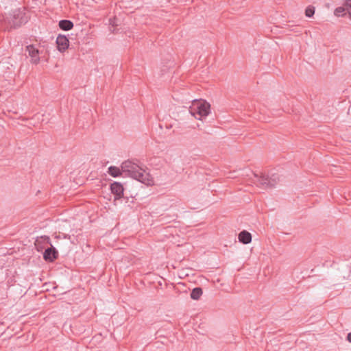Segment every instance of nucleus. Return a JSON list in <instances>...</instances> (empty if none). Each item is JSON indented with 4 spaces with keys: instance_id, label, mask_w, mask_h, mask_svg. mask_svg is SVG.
I'll return each instance as SVG.
<instances>
[{
    "instance_id": "nucleus-7",
    "label": "nucleus",
    "mask_w": 351,
    "mask_h": 351,
    "mask_svg": "<svg viewBox=\"0 0 351 351\" xmlns=\"http://www.w3.org/2000/svg\"><path fill=\"white\" fill-rule=\"evenodd\" d=\"M112 193L114 195L115 199H119L123 196L124 189L123 185L117 182H114L110 185Z\"/></svg>"
},
{
    "instance_id": "nucleus-14",
    "label": "nucleus",
    "mask_w": 351,
    "mask_h": 351,
    "mask_svg": "<svg viewBox=\"0 0 351 351\" xmlns=\"http://www.w3.org/2000/svg\"><path fill=\"white\" fill-rule=\"evenodd\" d=\"M346 8L344 5L337 8L334 11V14L337 16H343L346 14Z\"/></svg>"
},
{
    "instance_id": "nucleus-16",
    "label": "nucleus",
    "mask_w": 351,
    "mask_h": 351,
    "mask_svg": "<svg viewBox=\"0 0 351 351\" xmlns=\"http://www.w3.org/2000/svg\"><path fill=\"white\" fill-rule=\"evenodd\" d=\"M343 5L351 19V0H345Z\"/></svg>"
},
{
    "instance_id": "nucleus-3",
    "label": "nucleus",
    "mask_w": 351,
    "mask_h": 351,
    "mask_svg": "<svg viewBox=\"0 0 351 351\" xmlns=\"http://www.w3.org/2000/svg\"><path fill=\"white\" fill-rule=\"evenodd\" d=\"M7 21L10 29L17 28L27 22V16L23 10L16 9L12 12Z\"/></svg>"
},
{
    "instance_id": "nucleus-5",
    "label": "nucleus",
    "mask_w": 351,
    "mask_h": 351,
    "mask_svg": "<svg viewBox=\"0 0 351 351\" xmlns=\"http://www.w3.org/2000/svg\"><path fill=\"white\" fill-rule=\"evenodd\" d=\"M58 256V252L51 243L50 247L45 249L43 258L47 262H53Z\"/></svg>"
},
{
    "instance_id": "nucleus-9",
    "label": "nucleus",
    "mask_w": 351,
    "mask_h": 351,
    "mask_svg": "<svg viewBox=\"0 0 351 351\" xmlns=\"http://www.w3.org/2000/svg\"><path fill=\"white\" fill-rule=\"evenodd\" d=\"M56 44L58 51L62 52L68 49L69 41L66 36L60 34L56 38Z\"/></svg>"
},
{
    "instance_id": "nucleus-11",
    "label": "nucleus",
    "mask_w": 351,
    "mask_h": 351,
    "mask_svg": "<svg viewBox=\"0 0 351 351\" xmlns=\"http://www.w3.org/2000/svg\"><path fill=\"white\" fill-rule=\"evenodd\" d=\"M59 27L62 30L69 31L73 27V23L70 20H61L59 21Z\"/></svg>"
},
{
    "instance_id": "nucleus-15",
    "label": "nucleus",
    "mask_w": 351,
    "mask_h": 351,
    "mask_svg": "<svg viewBox=\"0 0 351 351\" xmlns=\"http://www.w3.org/2000/svg\"><path fill=\"white\" fill-rule=\"evenodd\" d=\"M315 14V8L312 5H309L305 10V14L307 17H312Z\"/></svg>"
},
{
    "instance_id": "nucleus-10",
    "label": "nucleus",
    "mask_w": 351,
    "mask_h": 351,
    "mask_svg": "<svg viewBox=\"0 0 351 351\" xmlns=\"http://www.w3.org/2000/svg\"><path fill=\"white\" fill-rule=\"evenodd\" d=\"M238 238L239 241L243 244H248L252 241V235L246 230L241 231Z\"/></svg>"
},
{
    "instance_id": "nucleus-12",
    "label": "nucleus",
    "mask_w": 351,
    "mask_h": 351,
    "mask_svg": "<svg viewBox=\"0 0 351 351\" xmlns=\"http://www.w3.org/2000/svg\"><path fill=\"white\" fill-rule=\"evenodd\" d=\"M122 170L115 166H110L108 169V173L112 177L117 178L122 174Z\"/></svg>"
},
{
    "instance_id": "nucleus-2",
    "label": "nucleus",
    "mask_w": 351,
    "mask_h": 351,
    "mask_svg": "<svg viewBox=\"0 0 351 351\" xmlns=\"http://www.w3.org/2000/svg\"><path fill=\"white\" fill-rule=\"evenodd\" d=\"M210 105L203 99H195L189 108V112L195 119L202 120L206 117L210 113Z\"/></svg>"
},
{
    "instance_id": "nucleus-4",
    "label": "nucleus",
    "mask_w": 351,
    "mask_h": 351,
    "mask_svg": "<svg viewBox=\"0 0 351 351\" xmlns=\"http://www.w3.org/2000/svg\"><path fill=\"white\" fill-rule=\"evenodd\" d=\"M254 176L256 179L254 182L265 188L274 186L280 180L279 176L276 173H273L270 176L264 174L258 176L257 173H254Z\"/></svg>"
},
{
    "instance_id": "nucleus-6",
    "label": "nucleus",
    "mask_w": 351,
    "mask_h": 351,
    "mask_svg": "<svg viewBox=\"0 0 351 351\" xmlns=\"http://www.w3.org/2000/svg\"><path fill=\"white\" fill-rule=\"evenodd\" d=\"M25 51L28 52L32 63L36 64L40 62L39 51L33 45H27Z\"/></svg>"
},
{
    "instance_id": "nucleus-1",
    "label": "nucleus",
    "mask_w": 351,
    "mask_h": 351,
    "mask_svg": "<svg viewBox=\"0 0 351 351\" xmlns=\"http://www.w3.org/2000/svg\"><path fill=\"white\" fill-rule=\"evenodd\" d=\"M121 170L127 176L139 181L141 183L150 186L153 184V180L149 173H147L137 164L132 160H126L121 165Z\"/></svg>"
},
{
    "instance_id": "nucleus-8",
    "label": "nucleus",
    "mask_w": 351,
    "mask_h": 351,
    "mask_svg": "<svg viewBox=\"0 0 351 351\" xmlns=\"http://www.w3.org/2000/svg\"><path fill=\"white\" fill-rule=\"evenodd\" d=\"M47 244L51 245V239L48 236L38 237L34 243L35 247L38 252H42L45 249V245Z\"/></svg>"
},
{
    "instance_id": "nucleus-13",
    "label": "nucleus",
    "mask_w": 351,
    "mask_h": 351,
    "mask_svg": "<svg viewBox=\"0 0 351 351\" xmlns=\"http://www.w3.org/2000/svg\"><path fill=\"white\" fill-rule=\"evenodd\" d=\"M202 293L203 291L201 287H195L191 292V298L193 300H199Z\"/></svg>"
},
{
    "instance_id": "nucleus-17",
    "label": "nucleus",
    "mask_w": 351,
    "mask_h": 351,
    "mask_svg": "<svg viewBox=\"0 0 351 351\" xmlns=\"http://www.w3.org/2000/svg\"><path fill=\"white\" fill-rule=\"evenodd\" d=\"M347 340L349 341V342H351V332L350 333L348 334L347 335Z\"/></svg>"
}]
</instances>
